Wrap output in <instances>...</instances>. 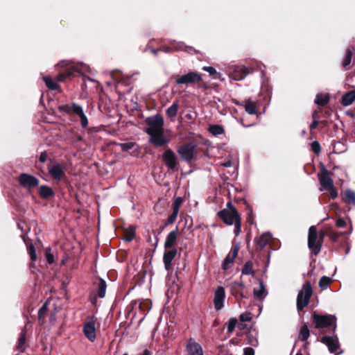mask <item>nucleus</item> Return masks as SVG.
<instances>
[{
	"instance_id": "nucleus-1",
	"label": "nucleus",
	"mask_w": 355,
	"mask_h": 355,
	"mask_svg": "<svg viewBox=\"0 0 355 355\" xmlns=\"http://www.w3.org/2000/svg\"><path fill=\"white\" fill-rule=\"evenodd\" d=\"M217 215L226 225H232L234 224V232L236 236L240 234L241 231V218L236 209L230 211L226 209H223L219 211Z\"/></svg>"
},
{
	"instance_id": "nucleus-2",
	"label": "nucleus",
	"mask_w": 355,
	"mask_h": 355,
	"mask_svg": "<svg viewBox=\"0 0 355 355\" xmlns=\"http://www.w3.org/2000/svg\"><path fill=\"white\" fill-rule=\"evenodd\" d=\"M325 233L320 231L318 234L315 226H311L309 230L308 247L313 255H318L321 250Z\"/></svg>"
},
{
	"instance_id": "nucleus-3",
	"label": "nucleus",
	"mask_w": 355,
	"mask_h": 355,
	"mask_svg": "<svg viewBox=\"0 0 355 355\" xmlns=\"http://www.w3.org/2000/svg\"><path fill=\"white\" fill-rule=\"evenodd\" d=\"M313 294V288L310 282H306L302 285V289L298 292L297 297V309L302 311L308 306L309 300Z\"/></svg>"
},
{
	"instance_id": "nucleus-4",
	"label": "nucleus",
	"mask_w": 355,
	"mask_h": 355,
	"mask_svg": "<svg viewBox=\"0 0 355 355\" xmlns=\"http://www.w3.org/2000/svg\"><path fill=\"white\" fill-rule=\"evenodd\" d=\"M313 321L315 329H322L334 326V331L336 328V318L332 315H319L314 313L313 315Z\"/></svg>"
},
{
	"instance_id": "nucleus-5",
	"label": "nucleus",
	"mask_w": 355,
	"mask_h": 355,
	"mask_svg": "<svg viewBox=\"0 0 355 355\" xmlns=\"http://www.w3.org/2000/svg\"><path fill=\"white\" fill-rule=\"evenodd\" d=\"M146 123L148 127L146 128L145 132L148 135L164 131V119L159 114L148 118Z\"/></svg>"
},
{
	"instance_id": "nucleus-6",
	"label": "nucleus",
	"mask_w": 355,
	"mask_h": 355,
	"mask_svg": "<svg viewBox=\"0 0 355 355\" xmlns=\"http://www.w3.org/2000/svg\"><path fill=\"white\" fill-rule=\"evenodd\" d=\"M96 320L94 317H88L83 325V332L86 338L91 342L96 340Z\"/></svg>"
},
{
	"instance_id": "nucleus-7",
	"label": "nucleus",
	"mask_w": 355,
	"mask_h": 355,
	"mask_svg": "<svg viewBox=\"0 0 355 355\" xmlns=\"http://www.w3.org/2000/svg\"><path fill=\"white\" fill-rule=\"evenodd\" d=\"M171 46L162 47L160 50L166 53H171L173 51H186L189 53H196V50L189 46L185 45L183 42H176L175 41L170 42Z\"/></svg>"
},
{
	"instance_id": "nucleus-8",
	"label": "nucleus",
	"mask_w": 355,
	"mask_h": 355,
	"mask_svg": "<svg viewBox=\"0 0 355 355\" xmlns=\"http://www.w3.org/2000/svg\"><path fill=\"white\" fill-rule=\"evenodd\" d=\"M72 73L71 71H67L64 73H60L57 76L56 80H53L49 76H44L43 80L46 85V87L51 90H55L59 88L58 83L63 81L67 77L69 76Z\"/></svg>"
},
{
	"instance_id": "nucleus-9",
	"label": "nucleus",
	"mask_w": 355,
	"mask_h": 355,
	"mask_svg": "<svg viewBox=\"0 0 355 355\" xmlns=\"http://www.w3.org/2000/svg\"><path fill=\"white\" fill-rule=\"evenodd\" d=\"M201 80L202 76L200 74L194 71H189L187 74L180 76L179 78H176L175 83L178 85L191 84L199 83Z\"/></svg>"
},
{
	"instance_id": "nucleus-10",
	"label": "nucleus",
	"mask_w": 355,
	"mask_h": 355,
	"mask_svg": "<svg viewBox=\"0 0 355 355\" xmlns=\"http://www.w3.org/2000/svg\"><path fill=\"white\" fill-rule=\"evenodd\" d=\"M195 150L196 145L191 142L180 147L178 153L183 160L189 162L193 158Z\"/></svg>"
},
{
	"instance_id": "nucleus-11",
	"label": "nucleus",
	"mask_w": 355,
	"mask_h": 355,
	"mask_svg": "<svg viewBox=\"0 0 355 355\" xmlns=\"http://www.w3.org/2000/svg\"><path fill=\"white\" fill-rule=\"evenodd\" d=\"M18 180L21 187L28 189H32L39 184L37 178L27 173H21L19 176Z\"/></svg>"
},
{
	"instance_id": "nucleus-12",
	"label": "nucleus",
	"mask_w": 355,
	"mask_h": 355,
	"mask_svg": "<svg viewBox=\"0 0 355 355\" xmlns=\"http://www.w3.org/2000/svg\"><path fill=\"white\" fill-rule=\"evenodd\" d=\"M321 342L325 344L331 353L338 355L341 352H338L340 348L338 339L336 336H323Z\"/></svg>"
},
{
	"instance_id": "nucleus-13",
	"label": "nucleus",
	"mask_w": 355,
	"mask_h": 355,
	"mask_svg": "<svg viewBox=\"0 0 355 355\" xmlns=\"http://www.w3.org/2000/svg\"><path fill=\"white\" fill-rule=\"evenodd\" d=\"M251 71L243 65L234 66L230 72V76L232 79L239 81L243 80Z\"/></svg>"
},
{
	"instance_id": "nucleus-14",
	"label": "nucleus",
	"mask_w": 355,
	"mask_h": 355,
	"mask_svg": "<svg viewBox=\"0 0 355 355\" xmlns=\"http://www.w3.org/2000/svg\"><path fill=\"white\" fill-rule=\"evenodd\" d=\"M48 171L50 175L57 181L61 180L64 175V167L58 162L49 164Z\"/></svg>"
},
{
	"instance_id": "nucleus-15",
	"label": "nucleus",
	"mask_w": 355,
	"mask_h": 355,
	"mask_svg": "<svg viewBox=\"0 0 355 355\" xmlns=\"http://www.w3.org/2000/svg\"><path fill=\"white\" fill-rule=\"evenodd\" d=\"M225 291L223 286H218L214 293V304L216 311H220L224 306Z\"/></svg>"
},
{
	"instance_id": "nucleus-16",
	"label": "nucleus",
	"mask_w": 355,
	"mask_h": 355,
	"mask_svg": "<svg viewBox=\"0 0 355 355\" xmlns=\"http://www.w3.org/2000/svg\"><path fill=\"white\" fill-rule=\"evenodd\" d=\"M177 254V250L175 248H171L165 250L163 256V261L164 268L166 270L171 271L173 270V260Z\"/></svg>"
},
{
	"instance_id": "nucleus-17",
	"label": "nucleus",
	"mask_w": 355,
	"mask_h": 355,
	"mask_svg": "<svg viewBox=\"0 0 355 355\" xmlns=\"http://www.w3.org/2000/svg\"><path fill=\"white\" fill-rule=\"evenodd\" d=\"M149 136V141L155 146H162L170 142V139L164 136V131Z\"/></svg>"
},
{
	"instance_id": "nucleus-18",
	"label": "nucleus",
	"mask_w": 355,
	"mask_h": 355,
	"mask_svg": "<svg viewBox=\"0 0 355 355\" xmlns=\"http://www.w3.org/2000/svg\"><path fill=\"white\" fill-rule=\"evenodd\" d=\"M163 160L166 165L171 169H175L177 167V159L175 153L171 149H167L162 155Z\"/></svg>"
},
{
	"instance_id": "nucleus-19",
	"label": "nucleus",
	"mask_w": 355,
	"mask_h": 355,
	"mask_svg": "<svg viewBox=\"0 0 355 355\" xmlns=\"http://www.w3.org/2000/svg\"><path fill=\"white\" fill-rule=\"evenodd\" d=\"M318 179L321 185V191H326L334 187L333 180L330 178L326 169H324L321 174L319 175Z\"/></svg>"
},
{
	"instance_id": "nucleus-20",
	"label": "nucleus",
	"mask_w": 355,
	"mask_h": 355,
	"mask_svg": "<svg viewBox=\"0 0 355 355\" xmlns=\"http://www.w3.org/2000/svg\"><path fill=\"white\" fill-rule=\"evenodd\" d=\"M239 250V247L238 245H235L232 252L226 256L222 264V268L224 270H228L234 263L235 258L238 255Z\"/></svg>"
},
{
	"instance_id": "nucleus-21",
	"label": "nucleus",
	"mask_w": 355,
	"mask_h": 355,
	"mask_svg": "<svg viewBox=\"0 0 355 355\" xmlns=\"http://www.w3.org/2000/svg\"><path fill=\"white\" fill-rule=\"evenodd\" d=\"M186 347L189 355H203L202 347L193 338L187 341Z\"/></svg>"
},
{
	"instance_id": "nucleus-22",
	"label": "nucleus",
	"mask_w": 355,
	"mask_h": 355,
	"mask_svg": "<svg viewBox=\"0 0 355 355\" xmlns=\"http://www.w3.org/2000/svg\"><path fill=\"white\" fill-rule=\"evenodd\" d=\"M72 113L79 116L80 119L81 125L83 128H85L88 125V120L86 115L84 113L83 109L81 106L76 103L72 104Z\"/></svg>"
},
{
	"instance_id": "nucleus-23",
	"label": "nucleus",
	"mask_w": 355,
	"mask_h": 355,
	"mask_svg": "<svg viewBox=\"0 0 355 355\" xmlns=\"http://www.w3.org/2000/svg\"><path fill=\"white\" fill-rule=\"evenodd\" d=\"M178 236V229L171 231L166 237V240L164 242V248L165 250L174 248L175 245L177 243Z\"/></svg>"
},
{
	"instance_id": "nucleus-24",
	"label": "nucleus",
	"mask_w": 355,
	"mask_h": 355,
	"mask_svg": "<svg viewBox=\"0 0 355 355\" xmlns=\"http://www.w3.org/2000/svg\"><path fill=\"white\" fill-rule=\"evenodd\" d=\"M243 107L245 112L249 114H257L259 112L257 101H252L251 98L245 100V104L243 105Z\"/></svg>"
},
{
	"instance_id": "nucleus-25",
	"label": "nucleus",
	"mask_w": 355,
	"mask_h": 355,
	"mask_svg": "<svg viewBox=\"0 0 355 355\" xmlns=\"http://www.w3.org/2000/svg\"><path fill=\"white\" fill-rule=\"evenodd\" d=\"M259 287L254 288L253 290V295L256 300H263L267 295L268 293L266 290L263 281L261 279H259Z\"/></svg>"
},
{
	"instance_id": "nucleus-26",
	"label": "nucleus",
	"mask_w": 355,
	"mask_h": 355,
	"mask_svg": "<svg viewBox=\"0 0 355 355\" xmlns=\"http://www.w3.org/2000/svg\"><path fill=\"white\" fill-rule=\"evenodd\" d=\"M272 240L270 233H264L255 239V243L260 248H263Z\"/></svg>"
},
{
	"instance_id": "nucleus-27",
	"label": "nucleus",
	"mask_w": 355,
	"mask_h": 355,
	"mask_svg": "<svg viewBox=\"0 0 355 355\" xmlns=\"http://www.w3.org/2000/svg\"><path fill=\"white\" fill-rule=\"evenodd\" d=\"M355 101V90L345 93L342 97V104L344 106H349Z\"/></svg>"
},
{
	"instance_id": "nucleus-28",
	"label": "nucleus",
	"mask_w": 355,
	"mask_h": 355,
	"mask_svg": "<svg viewBox=\"0 0 355 355\" xmlns=\"http://www.w3.org/2000/svg\"><path fill=\"white\" fill-rule=\"evenodd\" d=\"M329 95L328 94H318L316 95L315 103L318 105H325L329 101Z\"/></svg>"
},
{
	"instance_id": "nucleus-29",
	"label": "nucleus",
	"mask_w": 355,
	"mask_h": 355,
	"mask_svg": "<svg viewBox=\"0 0 355 355\" xmlns=\"http://www.w3.org/2000/svg\"><path fill=\"white\" fill-rule=\"evenodd\" d=\"M26 337V332L25 330H23L20 334L19 338L16 345L17 349L21 352H24L25 350V349L24 348V345L25 344Z\"/></svg>"
},
{
	"instance_id": "nucleus-30",
	"label": "nucleus",
	"mask_w": 355,
	"mask_h": 355,
	"mask_svg": "<svg viewBox=\"0 0 355 355\" xmlns=\"http://www.w3.org/2000/svg\"><path fill=\"white\" fill-rule=\"evenodd\" d=\"M40 195L43 198H49L53 196V191L52 189L48 186H41L40 188Z\"/></svg>"
},
{
	"instance_id": "nucleus-31",
	"label": "nucleus",
	"mask_w": 355,
	"mask_h": 355,
	"mask_svg": "<svg viewBox=\"0 0 355 355\" xmlns=\"http://www.w3.org/2000/svg\"><path fill=\"white\" fill-rule=\"evenodd\" d=\"M353 51L354 48L352 47H349L346 50L345 57L343 61V66L344 67H347L351 63Z\"/></svg>"
},
{
	"instance_id": "nucleus-32",
	"label": "nucleus",
	"mask_w": 355,
	"mask_h": 355,
	"mask_svg": "<svg viewBox=\"0 0 355 355\" xmlns=\"http://www.w3.org/2000/svg\"><path fill=\"white\" fill-rule=\"evenodd\" d=\"M209 131L214 136H218L224 133V129L219 125H211L209 127Z\"/></svg>"
},
{
	"instance_id": "nucleus-33",
	"label": "nucleus",
	"mask_w": 355,
	"mask_h": 355,
	"mask_svg": "<svg viewBox=\"0 0 355 355\" xmlns=\"http://www.w3.org/2000/svg\"><path fill=\"white\" fill-rule=\"evenodd\" d=\"M107 284L105 280L103 279H99V282L98 284V295L101 298H103L105 295Z\"/></svg>"
},
{
	"instance_id": "nucleus-34",
	"label": "nucleus",
	"mask_w": 355,
	"mask_h": 355,
	"mask_svg": "<svg viewBox=\"0 0 355 355\" xmlns=\"http://www.w3.org/2000/svg\"><path fill=\"white\" fill-rule=\"evenodd\" d=\"M310 336V331L308 326L304 324L300 331V338L302 341H306Z\"/></svg>"
},
{
	"instance_id": "nucleus-35",
	"label": "nucleus",
	"mask_w": 355,
	"mask_h": 355,
	"mask_svg": "<svg viewBox=\"0 0 355 355\" xmlns=\"http://www.w3.org/2000/svg\"><path fill=\"white\" fill-rule=\"evenodd\" d=\"M253 263L251 261H246L242 268V274L245 275H253Z\"/></svg>"
},
{
	"instance_id": "nucleus-36",
	"label": "nucleus",
	"mask_w": 355,
	"mask_h": 355,
	"mask_svg": "<svg viewBox=\"0 0 355 355\" xmlns=\"http://www.w3.org/2000/svg\"><path fill=\"white\" fill-rule=\"evenodd\" d=\"M345 202L348 204H352L355 205V192L350 189L345 191Z\"/></svg>"
},
{
	"instance_id": "nucleus-37",
	"label": "nucleus",
	"mask_w": 355,
	"mask_h": 355,
	"mask_svg": "<svg viewBox=\"0 0 355 355\" xmlns=\"http://www.w3.org/2000/svg\"><path fill=\"white\" fill-rule=\"evenodd\" d=\"M231 292L232 294L236 297H241L245 298L246 297L245 295L243 293V290L241 288H236V286H234V285L231 284Z\"/></svg>"
},
{
	"instance_id": "nucleus-38",
	"label": "nucleus",
	"mask_w": 355,
	"mask_h": 355,
	"mask_svg": "<svg viewBox=\"0 0 355 355\" xmlns=\"http://www.w3.org/2000/svg\"><path fill=\"white\" fill-rule=\"evenodd\" d=\"M178 103H174L166 110V114L170 118L175 117L178 114Z\"/></svg>"
},
{
	"instance_id": "nucleus-39",
	"label": "nucleus",
	"mask_w": 355,
	"mask_h": 355,
	"mask_svg": "<svg viewBox=\"0 0 355 355\" xmlns=\"http://www.w3.org/2000/svg\"><path fill=\"white\" fill-rule=\"evenodd\" d=\"M135 236V229L132 227L127 229L125 232L124 241L130 242L133 240Z\"/></svg>"
},
{
	"instance_id": "nucleus-40",
	"label": "nucleus",
	"mask_w": 355,
	"mask_h": 355,
	"mask_svg": "<svg viewBox=\"0 0 355 355\" xmlns=\"http://www.w3.org/2000/svg\"><path fill=\"white\" fill-rule=\"evenodd\" d=\"M117 146H120L122 151L127 152L132 149L136 146V144L134 142L119 143L117 144Z\"/></svg>"
},
{
	"instance_id": "nucleus-41",
	"label": "nucleus",
	"mask_w": 355,
	"mask_h": 355,
	"mask_svg": "<svg viewBox=\"0 0 355 355\" xmlns=\"http://www.w3.org/2000/svg\"><path fill=\"white\" fill-rule=\"evenodd\" d=\"M331 282V279L328 277L323 276L319 281V286L322 289H327Z\"/></svg>"
},
{
	"instance_id": "nucleus-42",
	"label": "nucleus",
	"mask_w": 355,
	"mask_h": 355,
	"mask_svg": "<svg viewBox=\"0 0 355 355\" xmlns=\"http://www.w3.org/2000/svg\"><path fill=\"white\" fill-rule=\"evenodd\" d=\"M48 309V302H46L39 309L38 311V319L40 320H43L46 316V312Z\"/></svg>"
},
{
	"instance_id": "nucleus-43",
	"label": "nucleus",
	"mask_w": 355,
	"mask_h": 355,
	"mask_svg": "<svg viewBox=\"0 0 355 355\" xmlns=\"http://www.w3.org/2000/svg\"><path fill=\"white\" fill-rule=\"evenodd\" d=\"M237 319L232 318L227 323V329L229 333H232L236 326Z\"/></svg>"
},
{
	"instance_id": "nucleus-44",
	"label": "nucleus",
	"mask_w": 355,
	"mask_h": 355,
	"mask_svg": "<svg viewBox=\"0 0 355 355\" xmlns=\"http://www.w3.org/2000/svg\"><path fill=\"white\" fill-rule=\"evenodd\" d=\"M247 339L248 343L252 346L257 347L259 344L257 338L252 334V332H250L247 334Z\"/></svg>"
},
{
	"instance_id": "nucleus-45",
	"label": "nucleus",
	"mask_w": 355,
	"mask_h": 355,
	"mask_svg": "<svg viewBox=\"0 0 355 355\" xmlns=\"http://www.w3.org/2000/svg\"><path fill=\"white\" fill-rule=\"evenodd\" d=\"M178 211L173 210V213L169 216V217L167 218L166 221L165 222V225L167 226L168 225H171L173 223L178 216Z\"/></svg>"
},
{
	"instance_id": "nucleus-46",
	"label": "nucleus",
	"mask_w": 355,
	"mask_h": 355,
	"mask_svg": "<svg viewBox=\"0 0 355 355\" xmlns=\"http://www.w3.org/2000/svg\"><path fill=\"white\" fill-rule=\"evenodd\" d=\"M202 70L208 72L211 76H214L215 78H216L220 75V73H218L212 67H203Z\"/></svg>"
},
{
	"instance_id": "nucleus-47",
	"label": "nucleus",
	"mask_w": 355,
	"mask_h": 355,
	"mask_svg": "<svg viewBox=\"0 0 355 355\" xmlns=\"http://www.w3.org/2000/svg\"><path fill=\"white\" fill-rule=\"evenodd\" d=\"M60 112H65L67 114L72 113V105H62L58 107Z\"/></svg>"
},
{
	"instance_id": "nucleus-48",
	"label": "nucleus",
	"mask_w": 355,
	"mask_h": 355,
	"mask_svg": "<svg viewBox=\"0 0 355 355\" xmlns=\"http://www.w3.org/2000/svg\"><path fill=\"white\" fill-rule=\"evenodd\" d=\"M182 202L183 200L181 197L176 198L173 203V210L179 212L180 207L181 206Z\"/></svg>"
},
{
	"instance_id": "nucleus-49",
	"label": "nucleus",
	"mask_w": 355,
	"mask_h": 355,
	"mask_svg": "<svg viewBox=\"0 0 355 355\" xmlns=\"http://www.w3.org/2000/svg\"><path fill=\"white\" fill-rule=\"evenodd\" d=\"M28 253L31 261H35L37 259L36 250L33 245H30L28 247Z\"/></svg>"
},
{
	"instance_id": "nucleus-50",
	"label": "nucleus",
	"mask_w": 355,
	"mask_h": 355,
	"mask_svg": "<svg viewBox=\"0 0 355 355\" xmlns=\"http://www.w3.org/2000/svg\"><path fill=\"white\" fill-rule=\"evenodd\" d=\"M252 314L249 312H245L240 315L239 319L241 322H249L252 319Z\"/></svg>"
},
{
	"instance_id": "nucleus-51",
	"label": "nucleus",
	"mask_w": 355,
	"mask_h": 355,
	"mask_svg": "<svg viewBox=\"0 0 355 355\" xmlns=\"http://www.w3.org/2000/svg\"><path fill=\"white\" fill-rule=\"evenodd\" d=\"M345 232H331L330 233L328 234V236L329 237V239H331L334 241H336L339 236L345 235Z\"/></svg>"
},
{
	"instance_id": "nucleus-52",
	"label": "nucleus",
	"mask_w": 355,
	"mask_h": 355,
	"mask_svg": "<svg viewBox=\"0 0 355 355\" xmlns=\"http://www.w3.org/2000/svg\"><path fill=\"white\" fill-rule=\"evenodd\" d=\"M46 258L49 264H52L55 261L54 257L53 254H51L50 249H47L46 251Z\"/></svg>"
},
{
	"instance_id": "nucleus-53",
	"label": "nucleus",
	"mask_w": 355,
	"mask_h": 355,
	"mask_svg": "<svg viewBox=\"0 0 355 355\" xmlns=\"http://www.w3.org/2000/svg\"><path fill=\"white\" fill-rule=\"evenodd\" d=\"M326 191H329V196H330L331 198L335 199L336 198H337V196H338V191L335 189L334 187H331L330 189H327Z\"/></svg>"
},
{
	"instance_id": "nucleus-54",
	"label": "nucleus",
	"mask_w": 355,
	"mask_h": 355,
	"mask_svg": "<svg viewBox=\"0 0 355 355\" xmlns=\"http://www.w3.org/2000/svg\"><path fill=\"white\" fill-rule=\"evenodd\" d=\"M311 148L314 153L318 154L320 151V146L318 141H313L311 144Z\"/></svg>"
},
{
	"instance_id": "nucleus-55",
	"label": "nucleus",
	"mask_w": 355,
	"mask_h": 355,
	"mask_svg": "<svg viewBox=\"0 0 355 355\" xmlns=\"http://www.w3.org/2000/svg\"><path fill=\"white\" fill-rule=\"evenodd\" d=\"M336 225L338 227H344L346 225V222L343 218H339L336 220Z\"/></svg>"
},
{
	"instance_id": "nucleus-56",
	"label": "nucleus",
	"mask_w": 355,
	"mask_h": 355,
	"mask_svg": "<svg viewBox=\"0 0 355 355\" xmlns=\"http://www.w3.org/2000/svg\"><path fill=\"white\" fill-rule=\"evenodd\" d=\"M244 355H254V350L252 347H245L243 350Z\"/></svg>"
},
{
	"instance_id": "nucleus-57",
	"label": "nucleus",
	"mask_w": 355,
	"mask_h": 355,
	"mask_svg": "<svg viewBox=\"0 0 355 355\" xmlns=\"http://www.w3.org/2000/svg\"><path fill=\"white\" fill-rule=\"evenodd\" d=\"M232 284L234 285V286H236V288H241L243 291L245 288V286L243 282H235L232 283Z\"/></svg>"
},
{
	"instance_id": "nucleus-58",
	"label": "nucleus",
	"mask_w": 355,
	"mask_h": 355,
	"mask_svg": "<svg viewBox=\"0 0 355 355\" xmlns=\"http://www.w3.org/2000/svg\"><path fill=\"white\" fill-rule=\"evenodd\" d=\"M47 159V154L46 152H42L40 155V161L45 162Z\"/></svg>"
},
{
	"instance_id": "nucleus-59",
	"label": "nucleus",
	"mask_w": 355,
	"mask_h": 355,
	"mask_svg": "<svg viewBox=\"0 0 355 355\" xmlns=\"http://www.w3.org/2000/svg\"><path fill=\"white\" fill-rule=\"evenodd\" d=\"M318 125V121L314 119L313 123L310 125L311 130L315 129Z\"/></svg>"
},
{
	"instance_id": "nucleus-60",
	"label": "nucleus",
	"mask_w": 355,
	"mask_h": 355,
	"mask_svg": "<svg viewBox=\"0 0 355 355\" xmlns=\"http://www.w3.org/2000/svg\"><path fill=\"white\" fill-rule=\"evenodd\" d=\"M227 207L229 208V209H227V210L230 211H233V209H236V208L232 205V204L231 202L227 203Z\"/></svg>"
},
{
	"instance_id": "nucleus-61",
	"label": "nucleus",
	"mask_w": 355,
	"mask_h": 355,
	"mask_svg": "<svg viewBox=\"0 0 355 355\" xmlns=\"http://www.w3.org/2000/svg\"><path fill=\"white\" fill-rule=\"evenodd\" d=\"M221 166L224 167H230L232 166V162L230 160L221 164Z\"/></svg>"
},
{
	"instance_id": "nucleus-62",
	"label": "nucleus",
	"mask_w": 355,
	"mask_h": 355,
	"mask_svg": "<svg viewBox=\"0 0 355 355\" xmlns=\"http://www.w3.org/2000/svg\"><path fill=\"white\" fill-rule=\"evenodd\" d=\"M159 51H161V50H160V49H152L150 50V51H151V52H152L155 55H157L158 52H159Z\"/></svg>"
},
{
	"instance_id": "nucleus-63",
	"label": "nucleus",
	"mask_w": 355,
	"mask_h": 355,
	"mask_svg": "<svg viewBox=\"0 0 355 355\" xmlns=\"http://www.w3.org/2000/svg\"><path fill=\"white\" fill-rule=\"evenodd\" d=\"M141 355H151V353L149 350L145 349L143 354Z\"/></svg>"
},
{
	"instance_id": "nucleus-64",
	"label": "nucleus",
	"mask_w": 355,
	"mask_h": 355,
	"mask_svg": "<svg viewBox=\"0 0 355 355\" xmlns=\"http://www.w3.org/2000/svg\"><path fill=\"white\" fill-rule=\"evenodd\" d=\"M235 104L239 105V106H243V103H239L238 101H234Z\"/></svg>"
}]
</instances>
